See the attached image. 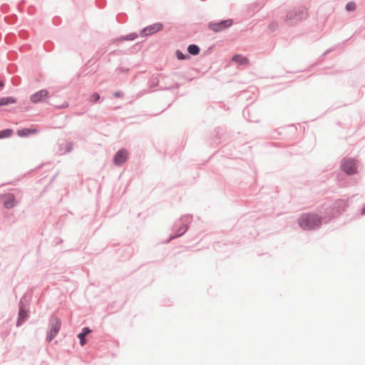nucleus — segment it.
<instances>
[{
    "label": "nucleus",
    "instance_id": "obj_31",
    "mask_svg": "<svg viewBox=\"0 0 365 365\" xmlns=\"http://www.w3.org/2000/svg\"><path fill=\"white\" fill-rule=\"evenodd\" d=\"M159 83L158 79L156 78H150L148 81V84L150 88H155L156 87Z\"/></svg>",
    "mask_w": 365,
    "mask_h": 365
},
{
    "label": "nucleus",
    "instance_id": "obj_14",
    "mask_svg": "<svg viewBox=\"0 0 365 365\" xmlns=\"http://www.w3.org/2000/svg\"><path fill=\"white\" fill-rule=\"evenodd\" d=\"M231 62L235 63L238 66H245L249 64L250 61L247 57L237 53L232 56Z\"/></svg>",
    "mask_w": 365,
    "mask_h": 365
},
{
    "label": "nucleus",
    "instance_id": "obj_24",
    "mask_svg": "<svg viewBox=\"0 0 365 365\" xmlns=\"http://www.w3.org/2000/svg\"><path fill=\"white\" fill-rule=\"evenodd\" d=\"M55 44L52 41L48 40L43 43V49L47 52H51L53 50Z\"/></svg>",
    "mask_w": 365,
    "mask_h": 365
},
{
    "label": "nucleus",
    "instance_id": "obj_26",
    "mask_svg": "<svg viewBox=\"0 0 365 365\" xmlns=\"http://www.w3.org/2000/svg\"><path fill=\"white\" fill-rule=\"evenodd\" d=\"M128 19L127 14L125 13H119L116 16V20L119 23H125Z\"/></svg>",
    "mask_w": 365,
    "mask_h": 365
},
{
    "label": "nucleus",
    "instance_id": "obj_34",
    "mask_svg": "<svg viewBox=\"0 0 365 365\" xmlns=\"http://www.w3.org/2000/svg\"><path fill=\"white\" fill-rule=\"evenodd\" d=\"M0 10L2 13H7L10 10V6L8 4H3L0 6Z\"/></svg>",
    "mask_w": 365,
    "mask_h": 365
},
{
    "label": "nucleus",
    "instance_id": "obj_8",
    "mask_svg": "<svg viewBox=\"0 0 365 365\" xmlns=\"http://www.w3.org/2000/svg\"><path fill=\"white\" fill-rule=\"evenodd\" d=\"M49 98V92L47 89H41L34 93L30 96V101L34 104L43 103Z\"/></svg>",
    "mask_w": 365,
    "mask_h": 365
},
{
    "label": "nucleus",
    "instance_id": "obj_32",
    "mask_svg": "<svg viewBox=\"0 0 365 365\" xmlns=\"http://www.w3.org/2000/svg\"><path fill=\"white\" fill-rule=\"evenodd\" d=\"M62 22V19L58 16H55L52 19V23L55 26H59Z\"/></svg>",
    "mask_w": 365,
    "mask_h": 365
},
{
    "label": "nucleus",
    "instance_id": "obj_7",
    "mask_svg": "<svg viewBox=\"0 0 365 365\" xmlns=\"http://www.w3.org/2000/svg\"><path fill=\"white\" fill-rule=\"evenodd\" d=\"M164 28V25L161 22L154 23L153 24L148 25L144 28H143L140 31V36L141 37H148L151 35H153L160 31H162Z\"/></svg>",
    "mask_w": 365,
    "mask_h": 365
},
{
    "label": "nucleus",
    "instance_id": "obj_38",
    "mask_svg": "<svg viewBox=\"0 0 365 365\" xmlns=\"http://www.w3.org/2000/svg\"><path fill=\"white\" fill-rule=\"evenodd\" d=\"M69 106L68 103L65 101L63 103H62L61 105L60 106H57V108L58 109H63V108H68Z\"/></svg>",
    "mask_w": 365,
    "mask_h": 365
},
{
    "label": "nucleus",
    "instance_id": "obj_11",
    "mask_svg": "<svg viewBox=\"0 0 365 365\" xmlns=\"http://www.w3.org/2000/svg\"><path fill=\"white\" fill-rule=\"evenodd\" d=\"M29 318V308H19L16 327H21Z\"/></svg>",
    "mask_w": 365,
    "mask_h": 365
},
{
    "label": "nucleus",
    "instance_id": "obj_30",
    "mask_svg": "<svg viewBox=\"0 0 365 365\" xmlns=\"http://www.w3.org/2000/svg\"><path fill=\"white\" fill-rule=\"evenodd\" d=\"M96 6L99 9H103L106 7L107 1L106 0H96Z\"/></svg>",
    "mask_w": 365,
    "mask_h": 365
},
{
    "label": "nucleus",
    "instance_id": "obj_2",
    "mask_svg": "<svg viewBox=\"0 0 365 365\" xmlns=\"http://www.w3.org/2000/svg\"><path fill=\"white\" fill-rule=\"evenodd\" d=\"M192 220V215H182L180 219L175 222L173 228L175 231L169 235L165 243H169L173 240L182 236L188 230L189 225Z\"/></svg>",
    "mask_w": 365,
    "mask_h": 365
},
{
    "label": "nucleus",
    "instance_id": "obj_42",
    "mask_svg": "<svg viewBox=\"0 0 365 365\" xmlns=\"http://www.w3.org/2000/svg\"><path fill=\"white\" fill-rule=\"evenodd\" d=\"M19 109L21 112H24V111H25V110H28V109H27V108H26V107H24V106H20L19 107Z\"/></svg>",
    "mask_w": 365,
    "mask_h": 365
},
{
    "label": "nucleus",
    "instance_id": "obj_35",
    "mask_svg": "<svg viewBox=\"0 0 365 365\" xmlns=\"http://www.w3.org/2000/svg\"><path fill=\"white\" fill-rule=\"evenodd\" d=\"M36 8L33 5L29 6L27 9V12L29 15H34L36 13Z\"/></svg>",
    "mask_w": 365,
    "mask_h": 365
},
{
    "label": "nucleus",
    "instance_id": "obj_17",
    "mask_svg": "<svg viewBox=\"0 0 365 365\" xmlns=\"http://www.w3.org/2000/svg\"><path fill=\"white\" fill-rule=\"evenodd\" d=\"M17 102V98L14 96L0 97V107L14 104Z\"/></svg>",
    "mask_w": 365,
    "mask_h": 365
},
{
    "label": "nucleus",
    "instance_id": "obj_1",
    "mask_svg": "<svg viewBox=\"0 0 365 365\" xmlns=\"http://www.w3.org/2000/svg\"><path fill=\"white\" fill-rule=\"evenodd\" d=\"M349 205V199H337L332 203H324L318 209L319 213L308 212L302 213L297 218L299 227L304 231L319 229L322 222H329L339 217Z\"/></svg>",
    "mask_w": 365,
    "mask_h": 365
},
{
    "label": "nucleus",
    "instance_id": "obj_43",
    "mask_svg": "<svg viewBox=\"0 0 365 365\" xmlns=\"http://www.w3.org/2000/svg\"><path fill=\"white\" fill-rule=\"evenodd\" d=\"M130 247L129 246H127L125 247V248L124 249V251H126L128 252V254L130 255Z\"/></svg>",
    "mask_w": 365,
    "mask_h": 365
},
{
    "label": "nucleus",
    "instance_id": "obj_4",
    "mask_svg": "<svg viewBox=\"0 0 365 365\" xmlns=\"http://www.w3.org/2000/svg\"><path fill=\"white\" fill-rule=\"evenodd\" d=\"M61 327V319L54 315L52 314L50 317L49 322H48V329L46 333V341L47 342H51L58 334Z\"/></svg>",
    "mask_w": 365,
    "mask_h": 365
},
{
    "label": "nucleus",
    "instance_id": "obj_10",
    "mask_svg": "<svg viewBox=\"0 0 365 365\" xmlns=\"http://www.w3.org/2000/svg\"><path fill=\"white\" fill-rule=\"evenodd\" d=\"M265 4L264 0H257L246 6L245 14L246 16H252L253 14L262 9Z\"/></svg>",
    "mask_w": 365,
    "mask_h": 365
},
{
    "label": "nucleus",
    "instance_id": "obj_37",
    "mask_svg": "<svg viewBox=\"0 0 365 365\" xmlns=\"http://www.w3.org/2000/svg\"><path fill=\"white\" fill-rule=\"evenodd\" d=\"M124 96L123 92L118 91L113 93V96L116 98H121Z\"/></svg>",
    "mask_w": 365,
    "mask_h": 365
},
{
    "label": "nucleus",
    "instance_id": "obj_3",
    "mask_svg": "<svg viewBox=\"0 0 365 365\" xmlns=\"http://www.w3.org/2000/svg\"><path fill=\"white\" fill-rule=\"evenodd\" d=\"M307 15V8L304 6H299L294 7L287 12L284 21L288 25L293 26L302 19H306Z\"/></svg>",
    "mask_w": 365,
    "mask_h": 365
},
{
    "label": "nucleus",
    "instance_id": "obj_45",
    "mask_svg": "<svg viewBox=\"0 0 365 365\" xmlns=\"http://www.w3.org/2000/svg\"><path fill=\"white\" fill-rule=\"evenodd\" d=\"M246 112H247V110H243V115H244V116H245V113H246Z\"/></svg>",
    "mask_w": 365,
    "mask_h": 365
},
{
    "label": "nucleus",
    "instance_id": "obj_41",
    "mask_svg": "<svg viewBox=\"0 0 365 365\" xmlns=\"http://www.w3.org/2000/svg\"><path fill=\"white\" fill-rule=\"evenodd\" d=\"M5 86V81H0V89L4 88Z\"/></svg>",
    "mask_w": 365,
    "mask_h": 365
},
{
    "label": "nucleus",
    "instance_id": "obj_18",
    "mask_svg": "<svg viewBox=\"0 0 365 365\" xmlns=\"http://www.w3.org/2000/svg\"><path fill=\"white\" fill-rule=\"evenodd\" d=\"M215 137L212 138V143L214 144H219L221 142L223 135V128L217 127L215 129Z\"/></svg>",
    "mask_w": 365,
    "mask_h": 365
},
{
    "label": "nucleus",
    "instance_id": "obj_22",
    "mask_svg": "<svg viewBox=\"0 0 365 365\" xmlns=\"http://www.w3.org/2000/svg\"><path fill=\"white\" fill-rule=\"evenodd\" d=\"M14 133V130L12 128H4L0 130V139H4L9 138Z\"/></svg>",
    "mask_w": 365,
    "mask_h": 365
},
{
    "label": "nucleus",
    "instance_id": "obj_9",
    "mask_svg": "<svg viewBox=\"0 0 365 365\" xmlns=\"http://www.w3.org/2000/svg\"><path fill=\"white\" fill-rule=\"evenodd\" d=\"M128 158V152L125 148L119 149L113 158V164L116 166H122Z\"/></svg>",
    "mask_w": 365,
    "mask_h": 365
},
{
    "label": "nucleus",
    "instance_id": "obj_12",
    "mask_svg": "<svg viewBox=\"0 0 365 365\" xmlns=\"http://www.w3.org/2000/svg\"><path fill=\"white\" fill-rule=\"evenodd\" d=\"M39 133V130L36 128H23L17 130L16 134L20 138H27L31 135H36Z\"/></svg>",
    "mask_w": 365,
    "mask_h": 365
},
{
    "label": "nucleus",
    "instance_id": "obj_5",
    "mask_svg": "<svg viewBox=\"0 0 365 365\" xmlns=\"http://www.w3.org/2000/svg\"><path fill=\"white\" fill-rule=\"evenodd\" d=\"M233 24L234 20L232 19L212 21L208 22L207 29L214 31L215 33H219L228 29L232 26Z\"/></svg>",
    "mask_w": 365,
    "mask_h": 365
},
{
    "label": "nucleus",
    "instance_id": "obj_25",
    "mask_svg": "<svg viewBox=\"0 0 365 365\" xmlns=\"http://www.w3.org/2000/svg\"><path fill=\"white\" fill-rule=\"evenodd\" d=\"M356 9V4L354 1H349L345 5V10L348 12L354 11Z\"/></svg>",
    "mask_w": 365,
    "mask_h": 365
},
{
    "label": "nucleus",
    "instance_id": "obj_21",
    "mask_svg": "<svg viewBox=\"0 0 365 365\" xmlns=\"http://www.w3.org/2000/svg\"><path fill=\"white\" fill-rule=\"evenodd\" d=\"M138 34L133 32V33H130L128 34L124 35V36H121L117 40L120 41H134L138 38Z\"/></svg>",
    "mask_w": 365,
    "mask_h": 365
},
{
    "label": "nucleus",
    "instance_id": "obj_44",
    "mask_svg": "<svg viewBox=\"0 0 365 365\" xmlns=\"http://www.w3.org/2000/svg\"><path fill=\"white\" fill-rule=\"evenodd\" d=\"M64 126H65V125H62L54 126L53 128H63Z\"/></svg>",
    "mask_w": 365,
    "mask_h": 365
},
{
    "label": "nucleus",
    "instance_id": "obj_6",
    "mask_svg": "<svg viewBox=\"0 0 365 365\" xmlns=\"http://www.w3.org/2000/svg\"><path fill=\"white\" fill-rule=\"evenodd\" d=\"M340 168L341 170L347 175L356 173L358 170L357 160L352 158L344 159L341 161Z\"/></svg>",
    "mask_w": 365,
    "mask_h": 365
},
{
    "label": "nucleus",
    "instance_id": "obj_39",
    "mask_svg": "<svg viewBox=\"0 0 365 365\" xmlns=\"http://www.w3.org/2000/svg\"><path fill=\"white\" fill-rule=\"evenodd\" d=\"M120 73H125L129 71V68H125V67H119L117 68Z\"/></svg>",
    "mask_w": 365,
    "mask_h": 365
},
{
    "label": "nucleus",
    "instance_id": "obj_13",
    "mask_svg": "<svg viewBox=\"0 0 365 365\" xmlns=\"http://www.w3.org/2000/svg\"><path fill=\"white\" fill-rule=\"evenodd\" d=\"M3 205L6 209H11L17 205L16 197L14 194L8 193L3 200Z\"/></svg>",
    "mask_w": 365,
    "mask_h": 365
},
{
    "label": "nucleus",
    "instance_id": "obj_36",
    "mask_svg": "<svg viewBox=\"0 0 365 365\" xmlns=\"http://www.w3.org/2000/svg\"><path fill=\"white\" fill-rule=\"evenodd\" d=\"M268 28L270 29V31L274 32L277 29L278 25L275 22H272L269 24Z\"/></svg>",
    "mask_w": 365,
    "mask_h": 365
},
{
    "label": "nucleus",
    "instance_id": "obj_23",
    "mask_svg": "<svg viewBox=\"0 0 365 365\" xmlns=\"http://www.w3.org/2000/svg\"><path fill=\"white\" fill-rule=\"evenodd\" d=\"M18 16L16 14H11L4 17V21L8 24H15L17 22Z\"/></svg>",
    "mask_w": 365,
    "mask_h": 365
},
{
    "label": "nucleus",
    "instance_id": "obj_19",
    "mask_svg": "<svg viewBox=\"0 0 365 365\" xmlns=\"http://www.w3.org/2000/svg\"><path fill=\"white\" fill-rule=\"evenodd\" d=\"M187 51L190 56H197L200 52V48L195 43H191L187 47Z\"/></svg>",
    "mask_w": 365,
    "mask_h": 365
},
{
    "label": "nucleus",
    "instance_id": "obj_28",
    "mask_svg": "<svg viewBox=\"0 0 365 365\" xmlns=\"http://www.w3.org/2000/svg\"><path fill=\"white\" fill-rule=\"evenodd\" d=\"M73 145L74 144L72 142L66 143L63 149L64 153H68L71 152L73 148Z\"/></svg>",
    "mask_w": 365,
    "mask_h": 365
},
{
    "label": "nucleus",
    "instance_id": "obj_20",
    "mask_svg": "<svg viewBox=\"0 0 365 365\" xmlns=\"http://www.w3.org/2000/svg\"><path fill=\"white\" fill-rule=\"evenodd\" d=\"M175 57L178 60L185 61L190 58L188 53H183L181 50L177 49L175 53Z\"/></svg>",
    "mask_w": 365,
    "mask_h": 365
},
{
    "label": "nucleus",
    "instance_id": "obj_16",
    "mask_svg": "<svg viewBox=\"0 0 365 365\" xmlns=\"http://www.w3.org/2000/svg\"><path fill=\"white\" fill-rule=\"evenodd\" d=\"M32 298V294L29 292L25 293L20 299L19 302V308H29V305Z\"/></svg>",
    "mask_w": 365,
    "mask_h": 365
},
{
    "label": "nucleus",
    "instance_id": "obj_46",
    "mask_svg": "<svg viewBox=\"0 0 365 365\" xmlns=\"http://www.w3.org/2000/svg\"><path fill=\"white\" fill-rule=\"evenodd\" d=\"M123 307V304L120 305L118 309H121Z\"/></svg>",
    "mask_w": 365,
    "mask_h": 365
},
{
    "label": "nucleus",
    "instance_id": "obj_33",
    "mask_svg": "<svg viewBox=\"0 0 365 365\" xmlns=\"http://www.w3.org/2000/svg\"><path fill=\"white\" fill-rule=\"evenodd\" d=\"M180 86V83H175L173 85L165 88H161V90H171V89H175L178 90Z\"/></svg>",
    "mask_w": 365,
    "mask_h": 365
},
{
    "label": "nucleus",
    "instance_id": "obj_29",
    "mask_svg": "<svg viewBox=\"0 0 365 365\" xmlns=\"http://www.w3.org/2000/svg\"><path fill=\"white\" fill-rule=\"evenodd\" d=\"M100 99L101 96L98 93H93L90 97L91 102L93 103L98 102Z\"/></svg>",
    "mask_w": 365,
    "mask_h": 365
},
{
    "label": "nucleus",
    "instance_id": "obj_15",
    "mask_svg": "<svg viewBox=\"0 0 365 365\" xmlns=\"http://www.w3.org/2000/svg\"><path fill=\"white\" fill-rule=\"evenodd\" d=\"M92 332V329L88 327H84L82 328L81 331L77 334V338L80 341V344L81 346L85 345L87 342V339L86 336Z\"/></svg>",
    "mask_w": 365,
    "mask_h": 365
},
{
    "label": "nucleus",
    "instance_id": "obj_40",
    "mask_svg": "<svg viewBox=\"0 0 365 365\" xmlns=\"http://www.w3.org/2000/svg\"><path fill=\"white\" fill-rule=\"evenodd\" d=\"M360 215L362 216L365 215V204L362 206V207L360 210Z\"/></svg>",
    "mask_w": 365,
    "mask_h": 365
},
{
    "label": "nucleus",
    "instance_id": "obj_27",
    "mask_svg": "<svg viewBox=\"0 0 365 365\" xmlns=\"http://www.w3.org/2000/svg\"><path fill=\"white\" fill-rule=\"evenodd\" d=\"M334 50V48H330L329 49H327V51H325L320 56L319 58H318L317 61V63H319V62L322 61L324 60V58L327 56V55H328L329 53H330L331 51H333Z\"/></svg>",
    "mask_w": 365,
    "mask_h": 365
}]
</instances>
